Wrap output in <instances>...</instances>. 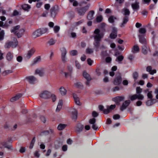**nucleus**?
<instances>
[{"label": "nucleus", "instance_id": "1", "mask_svg": "<svg viewBox=\"0 0 158 158\" xmlns=\"http://www.w3.org/2000/svg\"><path fill=\"white\" fill-rule=\"evenodd\" d=\"M100 31L98 28L96 29L94 31V34H96L94 36V42L93 44L94 47L97 49L99 48L100 42L101 39L104 36V33L103 32H100Z\"/></svg>", "mask_w": 158, "mask_h": 158}, {"label": "nucleus", "instance_id": "2", "mask_svg": "<svg viewBox=\"0 0 158 158\" xmlns=\"http://www.w3.org/2000/svg\"><path fill=\"white\" fill-rule=\"evenodd\" d=\"M122 12L124 16L123 18L122 22L119 25V27H125L126 24L129 21L130 12L128 9L124 8L122 10Z\"/></svg>", "mask_w": 158, "mask_h": 158}, {"label": "nucleus", "instance_id": "3", "mask_svg": "<svg viewBox=\"0 0 158 158\" xmlns=\"http://www.w3.org/2000/svg\"><path fill=\"white\" fill-rule=\"evenodd\" d=\"M89 7V4L84 6L77 7L75 8V10L80 16L84 15L86 12L88 10Z\"/></svg>", "mask_w": 158, "mask_h": 158}, {"label": "nucleus", "instance_id": "4", "mask_svg": "<svg viewBox=\"0 0 158 158\" xmlns=\"http://www.w3.org/2000/svg\"><path fill=\"white\" fill-rule=\"evenodd\" d=\"M48 29L47 28L43 27L39 28L35 31L33 33V35L35 36V38L38 37L47 32Z\"/></svg>", "mask_w": 158, "mask_h": 158}, {"label": "nucleus", "instance_id": "5", "mask_svg": "<svg viewBox=\"0 0 158 158\" xmlns=\"http://www.w3.org/2000/svg\"><path fill=\"white\" fill-rule=\"evenodd\" d=\"M122 81V78L120 74L119 73L118 76H115L113 83L114 85H119L121 83Z\"/></svg>", "mask_w": 158, "mask_h": 158}, {"label": "nucleus", "instance_id": "6", "mask_svg": "<svg viewBox=\"0 0 158 158\" xmlns=\"http://www.w3.org/2000/svg\"><path fill=\"white\" fill-rule=\"evenodd\" d=\"M40 96L42 98L48 99L51 97V93L47 91H44L40 94Z\"/></svg>", "mask_w": 158, "mask_h": 158}, {"label": "nucleus", "instance_id": "7", "mask_svg": "<svg viewBox=\"0 0 158 158\" xmlns=\"http://www.w3.org/2000/svg\"><path fill=\"white\" fill-rule=\"evenodd\" d=\"M61 60L63 63H65L66 61V55L67 53V51L64 48H63L61 49Z\"/></svg>", "mask_w": 158, "mask_h": 158}, {"label": "nucleus", "instance_id": "8", "mask_svg": "<svg viewBox=\"0 0 158 158\" xmlns=\"http://www.w3.org/2000/svg\"><path fill=\"white\" fill-rule=\"evenodd\" d=\"M117 36V29L115 27H113L112 31L110 34V37L111 39H114Z\"/></svg>", "mask_w": 158, "mask_h": 158}, {"label": "nucleus", "instance_id": "9", "mask_svg": "<svg viewBox=\"0 0 158 158\" xmlns=\"http://www.w3.org/2000/svg\"><path fill=\"white\" fill-rule=\"evenodd\" d=\"M124 97L123 96H116L113 99V101L116 102L117 104H119V102L121 101H123L124 100Z\"/></svg>", "mask_w": 158, "mask_h": 158}, {"label": "nucleus", "instance_id": "10", "mask_svg": "<svg viewBox=\"0 0 158 158\" xmlns=\"http://www.w3.org/2000/svg\"><path fill=\"white\" fill-rule=\"evenodd\" d=\"M145 35H138L139 40L140 43L145 45L147 43L146 40L145 38Z\"/></svg>", "mask_w": 158, "mask_h": 158}, {"label": "nucleus", "instance_id": "11", "mask_svg": "<svg viewBox=\"0 0 158 158\" xmlns=\"http://www.w3.org/2000/svg\"><path fill=\"white\" fill-rule=\"evenodd\" d=\"M57 12V10L56 9V6H54L50 10L51 16L52 18L55 17Z\"/></svg>", "mask_w": 158, "mask_h": 158}, {"label": "nucleus", "instance_id": "12", "mask_svg": "<svg viewBox=\"0 0 158 158\" xmlns=\"http://www.w3.org/2000/svg\"><path fill=\"white\" fill-rule=\"evenodd\" d=\"M26 79L28 80L30 83L34 84L36 80V78L33 76H28L26 77Z\"/></svg>", "mask_w": 158, "mask_h": 158}, {"label": "nucleus", "instance_id": "13", "mask_svg": "<svg viewBox=\"0 0 158 158\" xmlns=\"http://www.w3.org/2000/svg\"><path fill=\"white\" fill-rule=\"evenodd\" d=\"M67 69L69 72H64L65 76L66 77H67L68 76L71 77L72 72L73 68L71 66H68Z\"/></svg>", "mask_w": 158, "mask_h": 158}, {"label": "nucleus", "instance_id": "14", "mask_svg": "<svg viewBox=\"0 0 158 158\" xmlns=\"http://www.w3.org/2000/svg\"><path fill=\"white\" fill-rule=\"evenodd\" d=\"M25 30L24 29H20L19 31L16 32V33H15V35H17L18 38H21Z\"/></svg>", "mask_w": 158, "mask_h": 158}, {"label": "nucleus", "instance_id": "15", "mask_svg": "<svg viewBox=\"0 0 158 158\" xmlns=\"http://www.w3.org/2000/svg\"><path fill=\"white\" fill-rule=\"evenodd\" d=\"M22 94H18L16 96L11 98L10 99V101L11 102H13L17 100L20 97H22Z\"/></svg>", "mask_w": 158, "mask_h": 158}, {"label": "nucleus", "instance_id": "16", "mask_svg": "<svg viewBox=\"0 0 158 158\" xmlns=\"http://www.w3.org/2000/svg\"><path fill=\"white\" fill-rule=\"evenodd\" d=\"M131 103V101L128 100L124 101L120 109H126Z\"/></svg>", "mask_w": 158, "mask_h": 158}, {"label": "nucleus", "instance_id": "17", "mask_svg": "<svg viewBox=\"0 0 158 158\" xmlns=\"http://www.w3.org/2000/svg\"><path fill=\"white\" fill-rule=\"evenodd\" d=\"M152 68L150 66H148L147 67L146 71L148 72L151 75H153L156 73V69L152 70Z\"/></svg>", "mask_w": 158, "mask_h": 158}, {"label": "nucleus", "instance_id": "18", "mask_svg": "<svg viewBox=\"0 0 158 158\" xmlns=\"http://www.w3.org/2000/svg\"><path fill=\"white\" fill-rule=\"evenodd\" d=\"M94 14V10H90L88 13L87 18L89 20H92L94 18L93 15Z\"/></svg>", "mask_w": 158, "mask_h": 158}, {"label": "nucleus", "instance_id": "19", "mask_svg": "<svg viewBox=\"0 0 158 158\" xmlns=\"http://www.w3.org/2000/svg\"><path fill=\"white\" fill-rule=\"evenodd\" d=\"M156 101V100L155 99H151L148 100L146 102V104L148 106H151L154 104Z\"/></svg>", "mask_w": 158, "mask_h": 158}, {"label": "nucleus", "instance_id": "20", "mask_svg": "<svg viewBox=\"0 0 158 158\" xmlns=\"http://www.w3.org/2000/svg\"><path fill=\"white\" fill-rule=\"evenodd\" d=\"M73 97L74 99V101L76 103V104L80 106L81 104V103L79 101V98L77 97V95L75 94H73Z\"/></svg>", "mask_w": 158, "mask_h": 158}, {"label": "nucleus", "instance_id": "21", "mask_svg": "<svg viewBox=\"0 0 158 158\" xmlns=\"http://www.w3.org/2000/svg\"><path fill=\"white\" fill-rule=\"evenodd\" d=\"M35 51V50L34 48H32L28 51L27 56V58L28 59L30 58L34 54Z\"/></svg>", "mask_w": 158, "mask_h": 158}, {"label": "nucleus", "instance_id": "22", "mask_svg": "<svg viewBox=\"0 0 158 158\" xmlns=\"http://www.w3.org/2000/svg\"><path fill=\"white\" fill-rule=\"evenodd\" d=\"M13 53L10 52H8L6 55L7 60L9 61H10L13 58Z\"/></svg>", "mask_w": 158, "mask_h": 158}, {"label": "nucleus", "instance_id": "23", "mask_svg": "<svg viewBox=\"0 0 158 158\" xmlns=\"http://www.w3.org/2000/svg\"><path fill=\"white\" fill-rule=\"evenodd\" d=\"M13 40L14 42L10 41V43H11V47L13 48H15L18 45V42L16 38H14Z\"/></svg>", "mask_w": 158, "mask_h": 158}, {"label": "nucleus", "instance_id": "24", "mask_svg": "<svg viewBox=\"0 0 158 158\" xmlns=\"http://www.w3.org/2000/svg\"><path fill=\"white\" fill-rule=\"evenodd\" d=\"M83 76L87 81L91 80V78L90 75L86 71H84L83 72Z\"/></svg>", "mask_w": 158, "mask_h": 158}, {"label": "nucleus", "instance_id": "25", "mask_svg": "<svg viewBox=\"0 0 158 158\" xmlns=\"http://www.w3.org/2000/svg\"><path fill=\"white\" fill-rule=\"evenodd\" d=\"M149 48H148L145 45H144L142 46V52L144 54H146Z\"/></svg>", "mask_w": 158, "mask_h": 158}, {"label": "nucleus", "instance_id": "26", "mask_svg": "<svg viewBox=\"0 0 158 158\" xmlns=\"http://www.w3.org/2000/svg\"><path fill=\"white\" fill-rule=\"evenodd\" d=\"M60 92L62 95H65L67 93V90L64 87H61L60 89Z\"/></svg>", "mask_w": 158, "mask_h": 158}, {"label": "nucleus", "instance_id": "27", "mask_svg": "<svg viewBox=\"0 0 158 158\" xmlns=\"http://www.w3.org/2000/svg\"><path fill=\"white\" fill-rule=\"evenodd\" d=\"M20 27V25H17L15 27L13 28V29L11 30L10 31L11 33L13 32L14 34L16 33V32L18 31L17 30H19Z\"/></svg>", "mask_w": 158, "mask_h": 158}, {"label": "nucleus", "instance_id": "28", "mask_svg": "<svg viewBox=\"0 0 158 158\" xmlns=\"http://www.w3.org/2000/svg\"><path fill=\"white\" fill-rule=\"evenodd\" d=\"M139 33L141 34V35H145V34L146 32V30L144 28H141L139 30Z\"/></svg>", "mask_w": 158, "mask_h": 158}, {"label": "nucleus", "instance_id": "29", "mask_svg": "<svg viewBox=\"0 0 158 158\" xmlns=\"http://www.w3.org/2000/svg\"><path fill=\"white\" fill-rule=\"evenodd\" d=\"M124 56L123 55L118 56L115 60L116 61H118L120 63L124 59Z\"/></svg>", "mask_w": 158, "mask_h": 158}, {"label": "nucleus", "instance_id": "30", "mask_svg": "<svg viewBox=\"0 0 158 158\" xmlns=\"http://www.w3.org/2000/svg\"><path fill=\"white\" fill-rule=\"evenodd\" d=\"M22 7L23 10H27L30 8L31 7L28 4H24L22 6Z\"/></svg>", "mask_w": 158, "mask_h": 158}, {"label": "nucleus", "instance_id": "31", "mask_svg": "<svg viewBox=\"0 0 158 158\" xmlns=\"http://www.w3.org/2000/svg\"><path fill=\"white\" fill-rule=\"evenodd\" d=\"M131 6L133 9L134 10H137L139 8V3L137 2L132 4Z\"/></svg>", "mask_w": 158, "mask_h": 158}, {"label": "nucleus", "instance_id": "32", "mask_svg": "<svg viewBox=\"0 0 158 158\" xmlns=\"http://www.w3.org/2000/svg\"><path fill=\"white\" fill-rule=\"evenodd\" d=\"M116 19V17H114L113 16H111L108 18V21L110 23H113L114 22V19Z\"/></svg>", "mask_w": 158, "mask_h": 158}, {"label": "nucleus", "instance_id": "33", "mask_svg": "<svg viewBox=\"0 0 158 158\" xmlns=\"http://www.w3.org/2000/svg\"><path fill=\"white\" fill-rule=\"evenodd\" d=\"M5 35L4 31L1 30L0 32V41L3 40Z\"/></svg>", "mask_w": 158, "mask_h": 158}, {"label": "nucleus", "instance_id": "34", "mask_svg": "<svg viewBox=\"0 0 158 158\" xmlns=\"http://www.w3.org/2000/svg\"><path fill=\"white\" fill-rule=\"evenodd\" d=\"M35 73L38 74L41 77L44 76V73L42 70L39 69H36L35 71Z\"/></svg>", "mask_w": 158, "mask_h": 158}, {"label": "nucleus", "instance_id": "35", "mask_svg": "<svg viewBox=\"0 0 158 158\" xmlns=\"http://www.w3.org/2000/svg\"><path fill=\"white\" fill-rule=\"evenodd\" d=\"M132 76L134 80H136L138 79V73L137 72H135L133 73Z\"/></svg>", "mask_w": 158, "mask_h": 158}, {"label": "nucleus", "instance_id": "36", "mask_svg": "<svg viewBox=\"0 0 158 158\" xmlns=\"http://www.w3.org/2000/svg\"><path fill=\"white\" fill-rule=\"evenodd\" d=\"M74 85L76 87L78 88H81L83 87V86L80 82H76L75 83Z\"/></svg>", "mask_w": 158, "mask_h": 158}, {"label": "nucleus", "instance_id": "37", "mask_svg": "<svg viewBox=\"0 0 158 158\" xmlns=\"http://www.w3.org/2000/svg\"><path fill=\"white\" fill-rule=\"evenodd\" d=\"M56 42V40H54L53 38H52L48 41V43L50 45H51L54 44Z\"/></svg>", "mask_w": 158, "mask_h": 158}, {"label": "nucleus", "instance_id": "38", "mask_svg": "<svg viewBox=\"0 0 158 158\" xmlns=\"http://www.w3.org/2000/svg\"><path fill=\"white\" fill-rule=\"evenodd\" d=\"M103 17L102 15L97 16L96 18V20L97 23H100L102 21Z\"/></svg>", "mask_w": 158, "mask_h": 158}, {"label": "nucleus", "instance_id": "39", "mask_svg": "<svg viewBox=\"0 0 158 158\" xmlns=\"http://www.w3.org/2000/svg\"><path fill=\"white\" fill-rule=\"evenodd\" d=\"M60 30V27L58 26H56L54 27V31L55 33H57Z\"/></svg>", "mask_w": 158, "mask_h": 158}, {"label": "nucleus", "instance_id": "40", "mask_svg": "<svg viewBox=\"0 0 158 158\" xmlns=\"http://www.w3.org/2000/svg\"><path fill=\"white\" fill-rule=\"evenodd\" d=\"M41 60L40 57L38 56L35 58L33 61V64H35Z\"/></svg>", "mask_w": 158, "mask_h": 158}, {"label": "nucleus", "instance_id": "41", "mask_svg": "<svg viewBox=\"0 0 158 158\" xmlns=\"http://www.w3.org/2000/svg\"><path fill=\"white\" fill-rule=\"evenodd\" d=\"M63 105V102L62 100H60L58 102L57 106L56 109H61Z\"/></svg>", "mask_w": 158, "mask_h": 158}, {"label": "nucleus", "instance_id": "42", "mask_svg": "<svg viewBox=\"0 0 158 158\" xmlns=\"http://www.w3.org/2000/svg\"><path fill=\"white\" fill-rule=\"evenodd\" d=\"M137 94L133 95L130 97V100L132 101H134L137 98Z\"/></svg>", "mask_w": 158, "mask_h": 158}, {"label": "nucleus", "instance_id": "43", "mask_svg": "<svg viewBox=\"0 0 158 158\" xmlns=\"http://www.w3.org/2000/svg\"><path fill=\"white\" fill-rule=\"evenodd\" d=\"M77 52L76 50H73L70 52L71 55L73 56H75L77 54Z\"/></svg>", "mask_w": 158, "mask_h": 158}, {"label": "nucleus", "instance_id": "44", "mask_svg": "<svg viewBox=\"0 0 158 158\" xmlns=\"http://www.w3.org/2000/svg\"><path fill=\"white\" fill-rule=\"evenodd\" d=\"M142 89L139 87H137L136 88V93L137 94H140L141 92Z\"/></svg>", "mask_w": 158, "mask_h": 158}, {"label": "nucleus", "instance_id": "45", "mask_svg": "<svg viewBox=\"0 0 158 158\" xmlns=\"http://www.w3.org/2000/svg\"><path fill=\"white\" fill-rule=\"evenodd\" d=\"M10 42H9L6 43L5 45V47L6 48H9L11 47Z\"/></svg>", "mask_w": 158, "mask_h": 158}, {"label": "nucleus", "instance_id": "46", "mask_svg": "<svg viewBox=\"0 0 158 158\" xmlns=\"http://www.w3.org/2000/svg\"><path fill=\"white\" fill-rule=\"evenodd\" d=\"M87 62L88 64L89 65L91 66L92 65V63H93V60H91L90 58H88L87 59Z\"/></svg>", "mask_w": 158, "mask_h": 158}, {"label": "nucleus", "instance_id": "47", "mask_svg": "<svg viewBox=\"0 0 158 158\" xmlns=\"http://www.w3.org/2000/svg\"><path fill=\"white\" fill-rule=\"evenodd\" d=\"M133 49L134 51H139V48L138 46L134 45L133 47Z\"/></svg>", "mask_w": 158, "mask_h": 158}, {"label": "nucleus", "instance_id": "48", "mask_svg": "<svg viewBox=\"0 0 158 158\" xmlns=\"http://www.w3.org/2000/svg\"><path fill=\"white\" fill-rule=\"evenodd\" d=\"M51 97L52 98V99L53 102L55 101L56 99V97L55 95L51 94Z\"/></svg>", "mask_w": 158, "mask_h": 158}, {"label": "nucleus", "instance_id": "49", "mask_svg": "<svg viewBox=\"0 0 158 158\" xmlns=\"http://www.w3.org/2000/svg\"><path fill=\"white\" fill-rule=\"evenodd\" d=\"M93 52V50L91 48H88L86 50V52L88 54H91Z\"/></svg>", "mask_w": 158, "mask_h": 158}, {"label": "nucleus", "instance_id": "50", "mask_svg": "<svg viewBox=\"0 0 158 158\" xmlns=\"http://www.w3.org/2000/svg\"><path fill=\"white\" fill-rule=\"evenodd\" d=\"M152 92L150 91L149 92H148L147 94V96L148 98L150 99H152L153 96L152 94Z\"/></svg>", "mask_w": 158, "mask_h": 158}, {"label": "nucleus", "instance_id": "51", "mask_svg": "<svg viewBox=\"0 0 158 158\" xmlns=\"http://www.w3.org/2000/svg\"><path fill=\"white\" fill-rule=\"evenodd\" d=\"M87 4V2L84 0L81 1L79 4V6H81L83 4Z\"/></svg>", "mask_w": 158, "mask_h": 158}, {"label": "nucleus", "instance_id": "52", "mask_svg": "<svg viewBox=\"0 0 158 158\" xmlns=\"http://www.w3.org/2000/svg\"><path fill=\"white\" fill-rule=\"evenodd\" d=\"M137 98L140 100H142L143 99L144 97L141 94H138V95Z\"/></svg>", "mask_w": 158, "mask_h": 158}, {"label": "nucleus", "instance_id": "53", "mask_svg": "<svg viewBox=\"0 0 158 158\" xmlns=\"http://www.w3.org/2000/svg\"><path fill=\"white\" fill-rule=\"evenodd\" d=\"M17 60L19 62H21L23 60V58L21 56H18L17 58Z\"/></svg>", "mask_w": 158, "mask_h": 158}, {"label": "nucleus", "instance_id": "54", "mask_svg": "<svg viewBox=\"0 0 158 158\" xmlns=\"http://www.w3.org/2000/svg\"><path fill=\"white\" fill-rule=\"evenodd\" d=\"M116 105L115 104L111 105L110 106H107V109H115Z\"/></svg>", "mask_w": 158, "mask_h": 158}, {"label": "nucleus", "instance_id": "55", "mask_svg": "<svg viewBox=\"0 0 158 158\" xmlns=\"http://www.w3.org/2000/svg\"><path fill=\"white\" fill-rule=\"evenodd\" d=\"M111 61V58L110 57H107L106 58V63H109Z\"/></svg>", "mask_w": 158, "mask_h": 158}, {"label": "nucleus", "instance_id": "56", "mask_svg": "<svg viewBox=\"0 0 158 158\" xmlns=\"http://www.w3.org/2000/svg\"><path fill=\"white\" fill-rule=\"evenodd\" d=\"M12 72H13V71L12 70H8L5 71L3 73V74H4V73H5L6 74V75L8 74L12 73Z\"/></svg>", "mask_w": 158, "mask_h": 158}, {"label": "nucleus", "instance_id": "57", "mask_svg": "<svg viewBox=\"0 0 158 158\" xmlns=\"http://www.w3.org/2000/svg\"><path fill=\"white\" fill-rule=\"evenodd\" d=\"M119 90V88L118 86H116L113 88L112 91L114 92L118 91Z\"/></svg>", "mask_w": 158, "mask_h": 158}, {"label": "nucleus", "instance_id": "58", "mask_svg": "<svg viewBox=\"0 0 158 158\" xmlns=\"http://www.w3.org/2000/svg\"><path fill=\"white\" fill-rule=\"evenodd\" d=\"M50 7L49 4H46L44 5V8L46 10H48Z\"/></svg>", "mask_w": 158, "mask_h": 158}, {"label": "nucleus", "instance_id": "59", "mask_svg": "<svg viewBox=\"0 0 158 158\" xmlns=\"http://www.w3.org/2000/svg\"><path fill=\"white\" fill-rule=\"evenodd\" d=\"M19 14V12L17 10H14L12 15L13 16H16L18 15Z\"/></svg>", "mask_w": 158, "mask_h": 158}, {"label": "nucleus", "instance_id": "60", "mask_svg": "<svg viewBox=\"0 0 158 158\" xmlns=\"http://www.w3.org/2000/svg\"><path fill=\"white\" fill-rule=\"evenodd\" d=\"M101 54L102 56H107V52L106 51H102L101 52Z\"/></svg>", "mask_w": 158, "mask_h": 158}, {"label": "nucleus", "instance_id": "61", "mask_svg": "<svg viewBox=\"0 0 158 158\" xmlns=\"http://www.w3.org/2000/svg\"><path fill=\"white\" fill-rule=\"evenodd\" d=\"M133 58L134 57L132 55H130L128 57V59L131 62H132L133 61Z\"/></svg>", "mask_w": 158, "mask_h": 158}, {"label": "nucleus", "instance_id": "62", "mask_svg": "<svg viewBox=\"0 0 158 158\" xmlns=\"http://www.w3.org/2000/svg\"><path fill=\"white\" fill-rule=\"evenodd\" d=\"M42 5V3L41 2H38L37 3L36 5V7L37 8H40Z\"/></svg>", "mask_w": 158, "mask_h": 158}, {"label": "nucleus", "instance_id": "63", "mask_svg": "<svg viewBox=\"0 0 158 158\" xmlns=\"http://www.w3.org/2000/svg\"><path fill=\"white\" fill-rule=\"evenodd\" d=\"M123 84L124 85H127L128 84V81L127 80H124L123 81Z\"/></svg>", "mask_w": 158, "mask_h": 158}, {"label": "nucleus", "instance_id": "64", "mask_svg": "<svg viewBox=\"0 0 158 158\" xmlns=\"http://www.w3.org/2000/svg\"><path fill=\"white\" fill-rule=\"evenodd\" d=\"M79 4L76 1H74L73 3V6H76L79 5Z\"/></svg>", "mask_w": 158, "mask_h": 158}]
</instances>
